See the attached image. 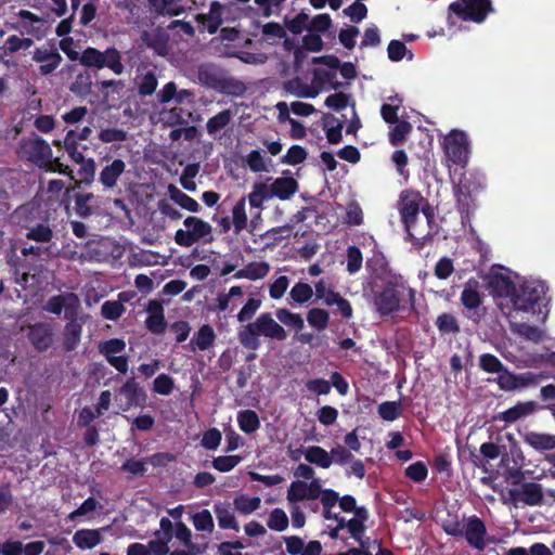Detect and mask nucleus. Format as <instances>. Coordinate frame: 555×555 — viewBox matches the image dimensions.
Returning <instances> with one entry per match:
<instances>
[{
    "instance_id": "obj_1",
    "label": "nucleus",
    "mask_w": 555,
    "mask_h": 555,
    "mask_svg": "<svg viewBox=\"0 0 555 555\" xmlns=\"http://www.w3.org/2000/svg\"><path fill=\"white\" fill-rule=\"evenodd\" d=\"M383 288L374 292L372 283H362V295L372 298L377 313L382 317L412 312L415 309L416 292L400 274H391L382 281Z\"/></svg>"
},
{
    "instance_id": "obj_2",
    "label": "nucleus",
    "mask_w": 555,
    "mask_h": 555,
    "mask_svg": "<svg viewBox=\"0 0 555 555\" xmlns=\"http://www.w3.org/2000/svg\"><path fill=\"white\" fill-rule=\"evenodd\" d=\"M544 282L530 280L522 282L512 297V311L508 314L530 313L545 322L548 315V299Z\"/></svg>"
},
{
    "instance_id": "obj_3",
    "label": "nucleus",
    "mask_w": 555,
    "mask_h": 555,
    "mask_svg": "<svg viewBox=\"0 0 555 555\" xmlns=\"http://www.w3.org/2000/svg\"><path fill=\"white\" fill-rule=\"evenodd\" d=\"M72 44V38H63L60 41L61 50L68 56L69 60H79L80 64L86 67H94L96 69L106 67L116 75H121L124 73L125 66L121 61V54L116 48L109 47L102 52L96 48L88 47L79 55L77 51L70 48Z\"/></svg>"
},
{
    "instance_id": "obj_4",
    "label": "nucleus",
    "mask_w": 555,
    "mask_h": 555,
    "mask_svg": "<svg viewBox=\"0 0 555 555\" xmlns=\"http://www.w3.org/2000/svg\"><path fill=\"white\" fill-rule=\"evenodd\" d=\"M260 336L283 341L287 338V332L271 313L263 312L238 332V341L244 348L255 351L261 346Z\"/></svg>"
},
{
    "instance_id": "obj_5",
    "label": "nucleus",
    "mask_w": 555,
    "mask_h": 555,
    "mask_svg": "<svg viewBox=\"0 0 555 555\" xmlns=\"http://www.w3.org/2000/svg\"><path fill=\"white\" fill-rule=\"evenodd\" d=\"M21 153L24 158L40 169L49 172H59L74 179V171L64 165L60 157H53L48 141H22Z\"/></svg>"
},
{
    "instance_id": "obj_6",
    "label": "nucleus",
    "mask_w": 555,
    "mask_h": 555,
    "mask_svg": "<svg viewBox=\"0 0 555 555\" xmlns=\"http://www.w3.org/2000/svg\"><path fill=\"white\" fill-rule=\"evenodd\" d=\"M312 63L320 65L312 69L311 86L317 95L324 90L336 89L338 87L337 73L344 79H347V63L340 64L335 55H324L313 57Z\"/></svg>"
},
{
    "instance_id": "obj_7",
    "label": "nucleus",
    "mask_w": 555,
    "mask_h": 555,
    "mask_svg": "<svg viewBox=\"0 0 555 555\" xmlns=\"http://www.w3.org/2000/svg\"><path fill=\"white\" fill-rule=\"evenodd\" d=\"M372 520L364 506L357 505L353 496L349 495V543L351 547H363L365 540H372L366 535Z\"/></svg>"
},
{
    "instance_id": "obj_8",
    "label": "nucleus",
    "mask_w": 555,
    "mask_h": 555,
    "mask_svg": "<svg viewBox=\"0 0 555 555\" xmlns=\"http://www.w3.org/2000/svg\"><path fill=\"white\" fill-rule=\"evenodd\" d=\"M487 185L486 176L478 170L465 172L455 185L454 192L463 211H468L474 198Z\"/></svg>"
},
{
    "instance_id": "obj_9",
    "label": "nucleus",
    "mask_w": 555,
    "mask_h": 555,
    "mask_svg": "<svg viewBox=\"0 0 555 555\" xmlns=\"http://www.w3.org/2000/svg\"><path fill=\"white\" fill-rule=\"evenodd\" d=\"M35 206L30 203L18 206L14 211V217L18 224L26 230L25 237L29 241L46 244L53 240L54 232L48 223H36L30 225L29 215Z\"/></svg>"
},
{
    "instance_id": "obj_10",
    "label": "nucleus",
    "mask_w": 555,
    "mask_h": 555,
    "mask_svg": "<svg viewBox=\"0 0 555 555\" xmlns=\"http://www.w3.org/2000/svg\"><path fill=\"white\" fill-rule=\"evenodd\" d=\"M183 224L186 230H177L173 237L176 244L181 247H191L193 244L209 236L212 231L210 223L194 216L186 217Z\"/></svg>"
},
{
    "instance_id": "obj_11",
    "label": "nucleus",
    "mask_w": 555,
    "mask_h": 555,
    "mask_svg": "<svg viewBox=\"0 0 555 555\" xmlns=\"http://www.w3.org/2000/svg\"><path fill=\"white\" fill-rule=\"evenodd\" d=\"M25 336L31 348L38 353L47 352L54 346L55 332L54 327L49 322H36L23 328Z\"/></svg>"
},
{
    "instance_id": "obj_12",
    "label": "nucleus",
    "mask_w": 555,
    "mask_h": 555,
    "mask_svg": "<svg viewBox=\"0 0 555 555\" xmlns=\"http://www.w3.org/2000/svg\"><path fill=\"white\" fill-rule=\"evenodd\" d=\"M449 10L463 21L482 23L492 11L490 0H461L450 4Z\"/></svg>"
},
{
    "instance_id": "obj_13",
    "label": "nucleus",
    "mask_w": 555,
    "mask_h": 555,
    "mask_svg": "<svg viewBox=\"0 0 555 555\" xmlns=\"http://www.w3.org/2000/svg\"><path fill=\"white\" fill-rule=\"evenodd\" d=\"M119 408L129 411L131 408H144L147 395L134 377H129L118 389Z\"/></svg>"
},
{
    "instance_id": "obj_14",
    "label": "nucleus",
    "mask_w": 555,
    "mask_h": 555,
    "mask_svg": "<svg viewBox=\"0 0 555 555\" xmlns=\"http://www.w3.org/2000/svg\"><path fill=\"white\" fill-rule=\"evenodd\" d=\"M422 197L417 193H402L399 210L405 230L410 236H415V222L420 214Z\"/></svg>"
},
{
    "instance_id": "obj_15",
    "label": "nucleus",
    "mask_w": 555,
    "mask_h": 555,
    "mask_svg": "<svg viewBox=\"0 0 555 555\" xmlns=\"http://www.w3.org/2000/svg\"><path fill=\"white\" fill-rule=\"evenodd\" d=\"M464 537L466 542L479 552H482L488 545L486 525L476 516L464 520Z\"/></svg>"
},
{
    "instance_id": "obj_16",
    "label": "nucleus",
    "mask_w": 555,
    "mask_h": 555,
    "mask_svg": "<svg viewBox=\"0 0 555 555\" xmlns=\"http://www.w3.org/2000/svg\"><path fill=\"white\" fill-rule=\"evenodd\" d=\"M321 494V485L318 479L310 483L301 480L293 481L287 491V500L291 503L301 502L304 500H315Z\"/></svg>"
},
{
    "instance_id": "obj_17",
    "label": "nucleus",
    "mask_w": 555,
    "mask_h": 555,
    "mask_svg": "<svg viewBox=\"0 0 555 555\" xmlns=\"http://www.w3.org/2000/svg\"><path fill=\"white\" fill-rule=\"evenodd\" d=\"M444 163L451 168L456 165L464 167L468 162L470 153L467 141H443Z\"/></svg>"
},
{
    "instance_id": "obj_18",
    "label": "nucleus",
    "mask_w": 555,
    "mask_h": 555,
    "mask_svg": "<svg viewBox=\"0 0 555 555\" xmlns=\"http://www.w3.org/2000/svg\"><path fill=\"white\" fill-rule=\"evenodd\" d=\"M67 323L64 326L63 348L65 351H74L81 340L82 324L78 321V312L73 313L72 307L67 311Z\"/></svg>"
},
{
    "instance_id": "obj_19",
    "label": "nucleus",
    "mask_w": 555,
    "mask_h": 555,
    "mask_svg": "<svg viewBox=\"0 0 555 555\" xmlns=\"http://www.w3.org/2000/svg\"><path fill=\"white\" fill-rule=\"evenodd\" d=\"M72 307V312L76 313L79 310V298L75 293H66L64 295H54L48 299L43 309L50 313L60 315L65 310V319L67 311Z\"/></svg>"
},
{
    "instance_id": "obj_20",
    "label": "nucleus",
    "mask_w": 555,
    "mask_h": 555,
    "mask_svg": "<svg viewBox=\"0 0 555 555\" xmlns=\"http://www.w3.org/2000/svg\"><path fill=\"white\" fill-rule=\"evenodd\" d=\"M33 60L40 63L39 73L42 76L52 74L63 61L62 55L54 49L37 48L34 51Z\"/></svg>"
},
{
    "instance_id": "obj_21",
    "label": "nucleus",
    "mask_w": 555,
    "mask_h": 555,
    "mask_svg": "<svg viewBox=\"0 0 555 555\" xmlns=\"http://www.w3.org/2000/svg\"><path fill=\"white\" fill-rule=\"evenodd\" d=\"M507 319L509 328L514 334H517L534 344L541 343L544 339V331L538 326L521 322L519 320V314H507Z\"/></svg>"
},
{
    "instance_id": "obj_22",
    "label": "nucleus",
    "mask_w": 555,
    "mask_h": 555,
    "mask_svg": "<svg viewBox=\"0 0 555 555\" xmlns=\"http://www.w3.org/2000/svg\"><path fill=\"white\" fill-rule=\"evenodd\" d=\"M512 499L518 503L534 506L540 505L543 499L542 486L535 482L524 483L520 489L511 491Z\"/></svg>"
},
{
    "instance_id": "obj_23",
    "label": "nucleus",
    "mask_w": 555,
    "mask_h": 555,
    "mask_svg": "<svg viewBox=\"0 0 555 555\" xmlns=\"http://www.w3.org/2000/svg\"><path fill=\"white\" fill-rule=\"evenodd\" d=\"M298 182L293 177H281L268 185L271 198L276 197L281 201L289 199L298 191Z\"/></svg>"
},
{
    "instance_id": "obj_24",
    "label": "nucleus",
    "mask_w": 555,
    "mask_h": 555,
    "mask_svg": "<svg viewBox=\"0 0 555 555\" xmlns=\"http://www.w3.org/2000/svg\"><path fill=\"white\" fill-rule=\"evenodd\" d=\"M126 163L120 158H115L112 163L104 166L99 176V182L106 190L114 189L117 181L125 172Z\"/></svg>"
},
{
    "instance_id": "obj_25",
    "label": "nucleus",
    "mask_w": 555,
    "mask_h": 555,
    "mask_svg": "<svg viewBox=\"0 0 555 555\" xmlns=\"http://www.w3.org/2000/svg\"><path fill=\"white\" fill-rule=\"evenodd\" d=\"M223 5L218 1H212L209 12L207 14H198L196 21L203 24L210 35L216 34L223 22L221 17Z\"/></svg>"
},
{
    "instance_id": "obj_26",
    "label": "nucleus",
    "mask_w": 555,
    "mask_h": 555,
    "mask_svg": "<svg viewBox=\"0 0 555 555\" xmlns=\"http://www.w3.org/2000/svg\"><path fill=\"white\" fill-rule=\"evenodd\" d=\"M534 409L535 403L532 401L518 402L514 406L499 413L494 420L511 424L530 415Z\"/></svg>"
},
{
    "instance_id": "obj_27",
    "label": "nucleus",
    "mask_w": 555,
    "mask_h": 555,
    "mask_svg": "<svg viewBox=\"0 0 555 555\" xmlns=\"http://www.w3.org/2000/svg\"><path fill=\"white\" fill-rule=\"evenodd\" d=\"M317 299H323L325 305H337L343 318H347V300L341 298L337 293L326 287L323 280L315 283Z\"/></svg>"
},
{
    "instance_id": "obj_28",
    "label": "nucleus",
    "mask_w": 555,
    "mask_h": 555,
    "mask_svg": "<svg viewBox=\"0 0 555 555\" xmlns=\"http://www.w3.org/2000/svg\"><path fill=\"white\" fill-rule=\"evenodd\" d=\"M461 301L465 308L470 310L480 306L481 293L478 281L470 279L465 283L461 295Z\"/></svg>"
},
{
    "instance_id": "obj_29",
    "label": "nucleus",
    "mask_w": 555,
    "mask_h": 555,
    "mask_svg": "<svg viewBox=\"0 0 555 555\" xmlns=\"http://www.w3.org/2000/svg\"><path fill=\"white\" fill-rule=\"evenodd\" d=\"M524 441L537 451L555 449V435L529 431L524 435Z\"/></svg>"
},
{
    "instance_id": "obj_30",
    "label": "nucleus",
    "mask_w": 555,
    "mask_h": 555,
    "mask_svg": "<svg viewBox=\"0 0 555 555\" xmlns=\"http://www.w3.org/2000/svg\"><path fill=\"white\" fill-rule=\"evenodd\" d=\"M102 535L98 529H79L73 537V542L80 550H90L100 544Z\"/></svg>"
},
{
    "instance_id": "obj_31",
    "label": "nucleus",
    "mask_w": 555,
    "mask_h": 555,
    "mask_svg": "<svg viewBox=\"0 0 555 555\" xmlns=\"http://www.w3.org/2000/svg\"><path fill=\"white\" fill-rule=\"evenodd\" d=\"M209 82L228 94L242 95L246 91L244 82L233 77H212Z\"/></svg>"
},
{
    "instance_id": "obj_32",
    "label": "nucleus",
    "mask_w": 555,
    "mask_h": 555,
    "mask_svg": "<svg viewBox=\"0 0 555 555\" xmlns=\"http://www.w3.org/2000/svg\"><path fill=\"white\" fill-rule=\"evenodd\" d=\"M214 512L216 514L218 525L221 529H233L235 531L240 530L238 522L236 521L235 516L229 504H215Z\"/></svg>"
},
{
    "instance_id": "obj_33",
    "label": "nucleus",
    "mask_w": 555,
    "mask_h": 555,
    "mask_svg": "<svg viewBox=\"0 0 555 555\" xmlns=\"http://www.w3.org/2000/svg\"><path fill=\"white\" fill-rule=\"evenodd\" d=\"M366 268L375 279L380 281L387 280L388 275L396 274L388 268L385 257L379 253L374 254V256L367 260Z\"/></svg>"
},
{
    "instance_id": "obj_34",
    "label": "nucleus",
    "mask_w": 555,
    "mask_h": 555,
    "mask_svg": "<svg viewBox=\"0 0 555 555\" xmlns=\"http://www.w3.org/2000/svg\"><path fill=\"white\" fill-rule=\"evenodd\" d=\"M284 90L299 98H315L317 92L311 83H306L300 77H294L284 82Z\"/></svg>"
},
{
    "instance_id": "obj_35",
    "label": "nucleus",
    "mask_w": 555,
    "mask_h": 555,
    "mask_svg": "<svg viewBox=\"0 0 555 555\" xmlns=\"http://www.w3.org/2000/svg\"><path fill=\"white\" fill-rule=\"evenodd\" d=\"M237 424L240 429L247 434H254L260 428V420L254 410H242L237 413Z\"/></svg>"
},
{
    "instance_id": "obj_36",
    "label": "nucleus",
    "mask_w": 555,
    "mask_h": 555,
    "mask_svg": "<svg viewBox=\"0 0 555 555\" xmlns=\"http://www.w3.org/2000/svg\"><path fill=\"white\" fill-rule=\"evenodd\" d=\"M215 339L216 334L214 332V328L208 324H204L194 335V337L191 340V344H195L201 351H205L214 345Z\"/></svg>"
},
{
    "instance_id": "obj_37",
    "label": "nucleus",
    "mask_w": 555,
    "mask_h": 555,
    "mask_svg": "<svg viewBox=\"0 0 555 555\" xmlns=\"http://www.w3.org/2000/svg\"><path fill=\"white\" fill-rule=\"evenodd\" d=\"M349 555H393V553L387 548H382L378 540L373 538L372 540H365L363 547H351L349 543Z\"/></svg>"
},
{
    "instance_id": "obj_38",
    "label": "nucleus",
    "mask_w": 555,
    "mask_h": 555,
    "mask_svg": "<svg viewBox=\"0 0 555 555\" xmlns=\"http://www.w3.org/2000/svg\"><path fill=\"white\" fill-rule=\"evenodd\" d=\"M34 41L30 38H20L16 35L10 36L1 48L0 61L4 62L3 55L13 54L20 50H27L33 46Z\"/></svg>"
},
{
    "instance_id": "obj_39",
    "label": "nucleus",
    "mask_w": 555,
    "mask_h": 555,
    "mask_svg": "<svg viewBox=\"0 0 555 555\" xmlns=\"http://www.w3.org/2000/svg\"><path fill=\"white\" fill-rule=\"evenodd\" d=\"M169 191L171 199L181 208L191 212L199 211L201 206L193 197L189 196L176 186H170Z\"/></svg>"
},
{
    "instance_id": "obj_40",
    "label": "nucleus",
    "mask_w": 555,
    "mask_h": 555,
    "mask_svg": "<svg viewBox=\"0 0 555 555\" xmlns=\"http://www.w3.org/2000/svg\"><path fill=\"white\" fill-rule=\"evenodd\" d=\"M234 232L241 233L247 227L246 197L240 198L232 209Z\"/></svg>"
},
{
    "instance_id": "obj_41",
    "label": "nucleus",
    "mask_w": 555,
    "mask_h": 555,
    "mask_svg": "<svg viewBox=\"0 0 555 555\" xmlns=\"http://www.w3.org/2000/svg\"><path fill=\"white\" fill-rule=\"evenodd\" d=\"M305 457L309 463L315 464L322 468H327L332 464L330 454L318 446L309 447L305 453Z\"/></svg>"
},
{
    "instance_id": "obj_42",
    "label": "nucleus",
    "mask_w": 555,
    "mask_h": 555,
    "mask_svg": "<svg viewBox=\"0 0 555 555\" xmlns=\"http://www.w3.org/2000/svg\"><path fill=\"white\" fill-rule=\"evenodd\" d=\"M268 185L263 182H257L253 185L251 192L248 194L250 207L261 209L263 202L270 199Z\"/></svg>"
},
{
    "instance_id": "obj_43",
    "label": "nucleus",
    "mask_w": 555,
    "mask_h": 555,
    "mask_svg": "<svg viewBox=\"0 0 555 555\" xmlns=\"http://www.w3.org/2000/svg\"><path fill=\"white\" fill-rule=\"evenodd\" d=\"M125 348L126 341L122 338H111L107 340H101L98 344V351L105 359H107V357H113L122 352Z\"/></svg>"
},
{
    "instance_id": "obj_44",
    "label": "nucleus",
    "mask_w": 555,
    "mask_h": 555,
    "mask_svg": "<svg viewBox=\"0 0 555 555\" xmlns=\"http://www.w3.org/2000/svg\"><path fill=\"white\" fill-rule=\"evenodd\" d=\"M79 169L77 171V176H78V179L76 180L75 178L73 180H70L68 178L69 181H75V184L76 185H79V184H91L94 180V176H95V163L92 158H88L87 160H85L83 163H81L79 165Z\"/></svg>"
},
{
    "instance_id": "obj_45",
    "label": "nucleus",
    "mask_w": 555,
    "mask_h": 555,
    "mask_svg": "<svg viewBox=\"0 0 555 555\" xmlns=\"http://www.w3.org/2000/svg\"><path fill=\"white\" fill-rule=\"evenodd\" d=\"M322 125L326 132V139H343V124L333 114H324Z\"/></svg>"
},
{
    "instance_id": "obj_46",
    "label": "nucleus",
    "mask_w": 555,
    "mask_h": 555,
    "mask_svg": "<svg viewBox=\"0 0 555 555\" xmlns=\"http://www.w3.org/2000/svg\"><path fill=\"white\" fill-rule=\"evenodd\" d=\"M261 500L259 496H247L245 494L237 495L234 499V506L241 514L247 515L260 507Z\"/></svg>"
},
{
    "instance_id": "obj_47",
    "label": "nucleus",
    "mask_w": 555,
    "mask_h": 555,
    "mask_svg": "<svg viewBox=\"0 0 555 555\" xmlns=\"http://www.w3.org/2000/svg\"><path fill=\"white\" fill-rule=\"evenodd\" d=\"M278 320L286 326H292L297 331H300L305 326L304 319L300 314L294 313L286 308H280L275 311Z\"/></svg>"
},
{
    "instance_id": "obj_48",
    "label": "nucleus",
    "mask_w": 555,
    "mask_h": 555,
    "mask_svg": "<svg viewBox=\"0 0 555 555\" xmlns=\"http://www.w3.org/2000/svg\"><path fill=\"white\" fill-rule=\"evenodd\" d=\"M491 285L498 295L509 297L511 299L514 292L518 289V286L503 275H494L491 280Z\"/></svg>"
},
{
    "instance_id": "obj_49",
    "label": "nucleus",
    "mask_w": 555,
    "mask_h": 555,
    "mask_svg": "<svg viewBox=\"0 0 555 555\" xmlns=\"http://www.w3.org/2000/svg\"><path fill=\"white\" fill-rule=\"evenodd\" d=\"M284 25L293 35H300L305 29L308 30L309 15L302 11L294 18H288L286 16L284 18Z\"/></svg>"
},
{
    "instance_id": "obj_50",
    "label": "nucleus",
    "mask_w": 555,
    "mask_h": 555,
    "mask_svg": "<svg viewBox=\"0 0 555 555\" xmlns=\"http://www.w3.org/2000/svg\"><path fill=\"white\" fill-rule=\"evenodd\" d=\"M70 90L80 95L87 96L92 92V78L89 73H80L76 76Z\"/></svg>"
},
{
    "instance_id": "obj_51",
    "label": "nucleus",
    "mask_w": 555,
    "mask_h": 555,
    "mask_svg": "<svg viewBox=\"0 0 555 555\" xmlns=\"http://www.w3.org/2000/svg\"><path fill=\"white\" fill-rule=\"evenodd\" d=\"M289 296L295 302L302 305L312 298L313 289L308 283L298 282L292 287Z\"/></svg>"
},
{
    "instance_id": "obj_52",
    "label": "nucleus",
    "mask_w": 555,
    "mask_h": 555,
    "mask_svg": "<svg viewBox=\"0 0 555 555\" xmlns=\"http://www.w3.org/2000/svg\"><path fill=\"white\" fill-rule=\"evenodd\" d=\"M125 310L126 308L120 300H106L101 307V314L106 320L116 321Z\"/></svg>"
},
{
    "instance_id": "obj_53",
    "label": "nucleus",
    "mask_w": 555,
    "mask_h": 555,
    "mask_svg": "<svg viewBox=\"0 0 555 555\" xmlns=\"http://www.w3.org/2000/svg\"><path fill=\"white\" fill-rule=\"evenodd\" d=\"M158 86L156 74L152 70L144 74L138 81V93L141 96L152 95Z\"/></svg>"
},
{
    "instance_id": "obj_54",
    "label": "nucleus",
    "mask_w": 555,
    "mask_h": 555,
    "mask_svg": "<svg viewBox=\"0 0 555 555\" xmlns=\"http://www.w3.org/2000/svg\"><path fill=\"white\" fill-rule=\"evenodd\" d=\"M479 366L482 371L490 374H500L506 367L504 364L491 353H483L479 357Z\"/></svg>"
},
{
    "instance_id": "obj_55",
    "label": "nucleus",
    "mask_w": 555,
    "mask_h": 555,
    "mask_svg": "<svg viewBox=\"0 0 555 555\" xmlns=\"http://www.w3.org/2000/svg\"><path fill=\"white\" fill-rule=\"evenodd\" d=\"M231 116V112L229 109H224L209 118L206 124L207 132L209 134H215L223 129L230 122Z\"/></svg>"
},
{
    "instance_id": "obj_56",
    "label": "nucleus",
    "mask_w": 555,
    "mask_h": 555,
    "mask_svg": "<svg viewBox=\"0 0 555 555\" xmlns=\"http://www.w3.org/2000/svg\"><path fill=\"white\" fill-rule=\"evenodd\" d=\"M288 517L281 508H274L268 518L267 526L274 531H284L288 527Z\"/></svg>"
},
{
    "instance_id": "obj_57",
    "label": "nucleus",
    "mask_w": 555,
    "mask_h": 555,
    "mask_svg": "<svg viewBox=\"0 0 555 555\" xmlns=\"http://www.w3.org/2000/svg\"><path fill=\"white\" fill-rule=\"evenodd\" d=\"M241 462L242 456L240 455H221L215 457L211 462V465L218 472L228 473L232 470Z\"/></svg>"
},
{
    "instance_id": "obj_58",
    "label": "nucleus",
    "mask_w": 555,
    "mask_h": 555,
    "mask_svg": "<svg viewBox=\"0 0 555 555\" xmlns=\"http://www.w3.org/2000/svg\"><path fill=\"white\" fill-rule=\"evenodd\" d=\"M328 319L330 317L327 311L320 308H312L307 314L308 323L319 331L327 327Z\"/></svg>"
},
{
    "instance_id": "obj_59",
    "label": "nucleus",
    "mask_w": 555,
    "mask_h": 555,
    "mask_svg": "<svg viewBox=\"0 0 555 555\" xmlns=\"http://www.w3.org/2000/svg\"><path fill=\"white\" fill-rule=\"evenodd\" d=\"M401 403L397 401H386L379 404V416L388 422L397 420L401 415Z\"/></svg>"
},
{
    "instance_id": "obj_60",
    "label": "nucleus",
    "mask_w": 555,
    "mask_h": 555,
    "mask_svg": "<svg viewBox=\"0 0 555 555\" xmlns=\"http://www.w3.org/2000/svg\"><path fill=\"white\" fill-rule=\"evenodd\" d=\"M192 521L197 531L211 532L214 530V519L208 509L195 513L192 517Z\"/></svg>"
},
{
    "instance_id": "obj_61",
    "label": "nucleus",
    "mask_w": 555,
    "mask_h": 555,
    "mask_svg": "<svg viewBox=\"0 0 555 555\" xmlns=\"http://www.w3.org/2000/svg\"><path fill=\"white\" fill-rule=\"evenodd\" d=\"M262 35L264 40L271 38L285 39L284 43L287 46L289 40L286 38V29L276 22H269L262 26Z\"/></svg>"
},
{
    "instance_id": "obj_62",
    "label": "nucleus",
    "mask_w": 555,
    "mask_h": 555,
    "mask_svg": "<svg viewBox=\"0 0 555 555\" xmlns=\"http://www.w3.org/2000/svg\"><path fill=\"white\" fill-rule=\"evenodd\" d=\"M175 388V382L173 378L165 373L159 374L153 383V390L154 392L162 395V396H168L172 392Z\"/></svg>"
},
{
    "instance_id": "obj_63",
    "label": "nucleus",
    "mask_w": 555,
    "mask_h": 555,
    "mask_svg": "<svg viewBox=\"0 0 555 555\" xmlns=\"http://www.w3.org/2000/svg\"><path fill=\"white\" fill-rule=\"evenodd\" d=\"M248 280L256 281L263 279L270 271V266L266 261H253L246 266Z\"/></svg>"
},
{
    "instance_id": "obj_64",
    "label": "nucleus",
    "mask_w": 555,
    "mask_h": 555,
    "mask_svg": "<svg viewBox=\"0 0 555 555\" xmlns=\"http://www.w3.org/2000/svg\"><path fill=\"white\" fill-rule=\"evenodd\" d=\"M307 152L300 145H293L288 149L287 153L283 156L282 162L287 165H298L306 159Z\"/></svg>"
}]
</instances>
